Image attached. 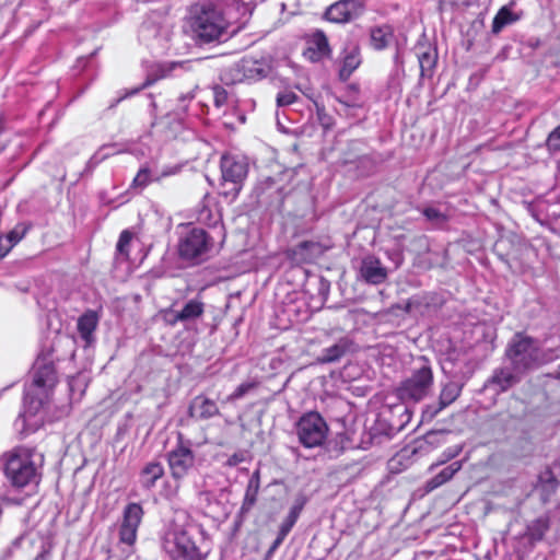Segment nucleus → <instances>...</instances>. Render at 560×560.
Masks as SVG:
<instances>
[{
  "label": "nucleus",
  "mask_w": 560,
  "mask_h": 560,
  "mask_svg": "<svg viewBox=\"0 0 560 560\" xmlns=\"http://www.w3.org/2000/svg\"><path fill=\"white\" fill-rule=\"evenodd\" d=\"M57 358L52 348L42 349L32 371V380L25 384L23 410L14 421V429L21 439L42 428L48 419V409L58 384Z\"/></svg>",
  "instance_id": "nucleus-1"
},
{
  "label": "nucleus",
  "mask_w": 560,
  "mask_h": 560,
  "mask_svg": "<svg viewBox=\"0 0 560 560\" xmlns=\"http://www.w3.org/2000/svg\"><path fill=\"white\" fill-rule=\"evenodd\" d=\"M45 457L36 447L18 445L0 455V500L35 489L43 477Z\"/></svg>",
  "instance_id": "nucleus-2"
},
{
  "label": "nucleus",
  "mask_w": 560,
  "mask_h": 560,
  "mask_svg": "<svg viewBox=\"0 0 560 560\" xmlns=\"http://www.w3.org/2000/svg\"><path fill=\"white\" fill-rule=\"evenodd\" d=\"M161 546L170 560H206L211 539L202 524L177 511L161 535Z\"/></svg>",
  "instance_id": "nucleus-3"
},
{
  "label": "nucleus",
  "mask_w": 560,
  "mask_h": 560,
  "mask_svg": "<svg viewBox=\"0 0 560 560\" xmlns=\"http://www.w3.org/2000/svg\"><path fill=\"white\" fill-rule=\"evenodd\" d=\"M505 357L516 372L524 374L532 369L555 361L558 354L556 349H542L534 338L517 332L509 342Z\"/></svg>",
  "instance_id": "nucleus-4"
},
{
  "label": "nucleus",
  "mask_w": 560,
  "mask_h": 560,
  "mask_svg": "<svg viewBox=\"0 0 560 560\" xmlns=\"http://www.w3.org/2000/svg\"><path fill=\"white\" fill-rule=\"evenodd\" d=\"M191 27L203 43L225 40L230 36L229 23L212 2L199 5L192 18Z\"/></svg>",
  "instance_id": "nucleus-5"
},
{
  "label": "nucleus",
  "mask_w": 560,
  "mask_h": 560,
  "mask_svg": "<svg viewBox=\"0 0 560 560\" xmlns=\"http://www.w3.org/2000/svg\"><path fill=\"white\" fill-rule=\"evenodd\" d=\"M170 472L177 485L172 492L177 494L179 481L183 480L196 467V454L192 451V441L184 436L182 432H177L176 444L166 454Z\"/></svg>",
  "instance_id": "nucleus-6"
},
{
  "label": "nucleus",
  "mask_w": 560,
  "mask_h": 560,
  "mask_svg": "<svg viewBox=\"0 0 560 560\" xmlns=\"http://www.w3.org/2000/svg\"><path fill=\"white\" fill-rule=\"evenodd\" d=\"M214 250L212 238L200 228L188 226L178 241V254L184 260L199 264Z\"/></svg>",
  "instance_id": "nucleus-7"
},
{
  "label": "nucleus",
  "mask_w": 560,
  "mask_h": 560,
  "mask_svg": "<svg viewBox=\"0 0 560 560\" xmlns=\"http://www.w3.org/2000/svg\"><path fill=\"white\" fill-rule=\"evenodd\" d=\"M420 366L415 369L412 374L401 382L398 387V396L402 400L420 401L430 393L433 385V373L424 357L420 358Z\"/></svg>",
  "instance_id": "nucleus-8"
},
{
  "label": "nucleus",
  "mask_w": 560,
  "mask_h": 560,
  "mask_svg": "<svg viewBox=\"0 0 560 560\" xmlns=\"http://www.w3.org/2000/svg\"><path fill=\"white\" fill-rule=\"evenodd\" d=\"M267 74L268 66L264 60L244 57L223 68L220 72V80L225 85H233L242 82H255L266 78Z\"/></svg>",
  "instance_id": "nucleus-9"
},
{
  "label": "nucleus",
  "mask_w": 560,
  "mask_h": 560,
  "mask_svg": "<svg viewBox=\"0 0 560 560\" xmlns=\"http://www.w3.org/2000/svg\"><path fill=\"white\" fill-rule=\"evenodd\" d=\"M221 194L226 198L235 199L242 189L243 180L247 176V163L243 159L225 154L221 158Z\"/></svg>",
  "instance_id": "nucleus-10"
},
{
  "label": "nucleus",
  "mask_w": 560,
  "mask_h": 560,
  "mask_svg": "<svg viewBox=\"0 0 560 560\" xmlns=\"http://www.w3.org/2000/svg\"><path fill=\"white\" fill-rule=\"evenodd\" d=\"M300 443L306 448L320 446L326 440L328 425L316 411L303 415L296 423Z\"/></svg>",
  "instance_id": "nucleus-11"
},
{
  "label": "nucleus",
  "mask_w": 560,
  "mask_h": 560,
  "mask_svg": "<svg viewBox=\"0 0 560 560\" xmlns=\"http://www.w3.org/2000/svg\"><path fill=\"white\" fill-rule=\"evenodd\" d=\"M252 197L260 207L280 208L284 202L285 194L280 183L267 177L255 185Z\"/></svg>",
  "instance_id": "nucleus-12"
},
{
  "label": "nucleus",
  "mask_w": 560,
  "mask_h": 560,
  "mask_svg": "<svg viewBox=\"0 0 560 560\" xmlns=\"http://www.w3.org/2000/svg\"><path fill=\"white\" fill-rule=\"evenodd\" d=\"M143 514V509L139 503L132 502L125 506L121 523L119 525L120 544L129 547L135 545Z\"/></svg>",
  "instance_id": "nucleus-13"
},
{
  "label": "nucleus",
  "mask_w": 560,
  "mask_h": 560,
  "mask_svg": "<svg viewBox=\"0 0 560 560\" xmlns=\"http://www.w3.org/2000/svg\"><path fill=\"white\" fill-rule=\"evenodd\" d=\"M362 12V0H340L327 8L325 18L334 23H347L360 16Z\"/></svg>",
  "instance_id": "nucleus-14"
},
{
  "label": "nucleus",
  "mask_w": 560,
  "mask_h": 560,
  "mask_svg": "<svg viewBox=\"0 0 560 560\" xmlns=\"http://www.w3.org/2000/svg\"><path fill=\"white\" fill-rule=\"evenodd\" d=\"M521 375L509 363V365L494 369L491 376L487 380L485 387L492 389L495 394H501L516 385L521 380Z\"/></svg>",
  "instance_id": "nucleus-15"
},
{
  "label": "nucleus",
  "mask_w": 560,
  "mask_h": 560,
  "mask_svg": "<svg viewBox=\"0 0 560 560\" xmlns=\"http://www.w3.org/2000/svg\"><path fill=\"white\" fill-rule=\"evenodd\" d=\"M330 245L317 241H303L292 247L289 257L296 264L311 262L324 255Z\"/></svg>",
  "instance_id": "nucleus-16"
},
{
  "label": "nucleus",
  "mask_w": 560,
  "mask_h": 560,
  "mask_svg": "<svg viewBox=\"0 0 560 560\" xmlns=\"http://www.w3.org/2000/svg\"><path fill=\"white\" fill-rule=\"evenodd\" d=\"M462 385L457 382H447L441 389L438 404L425 406L422 417L425 420H432L443 409L453 404L460 395Z\"/></svg>",
  "instance_id": "nucleus-17"
},
{
  "label": "nucleus",
  "mask_w": 560,
  "mask_h": 560,
  "mask_svg": "<svg viewBox=\"0 0 560 560\" xmlns=\"http://www.w3.org/2000/svg\"><path fill=\"white\" fill-rule=\"evenodd\" d=\"M387 276V269L382 265L377 257L368 255L361 260L359 277L364 282L377 285L385 282Z\"/></svg>",
  "instance_id": "nucleus-18"
},
{
  "label": "nucleus",
  "mask_w": 560,
  "mask_h": 560,
  "mask_svg": "<svg viewBox=\"0 0 560 560\" xmlns=\"http://www.w3.org/2000/svg\"><path fill=\"white\" fill-rule=\"evenodd\" d=\"M421 75H431L438 62V49L428 42H418L415 47Z\"/></svg>",
  "instance_id": "nucleus-19"
},
{
  "label": "nucleus",
  "mask_w": 560,
  "mask_h": 560,
  "mask_svg": "<svg viewBox=\"0 0 560 560\" xmlns=\"http://www.w3.org/2000/svg\"><path fill=\"white\" fill-rule=\"evenodd\" d=\"M212 94L213 104L217 108L232 107L237 109L241 106H245L249 109H253L255 106V102L253 100L241 102L234 94L230 93L225 88L221 85H214L212 88Z\"/></svg>",
  "instance_id": "nucleus-20"
},
{
  "label": "nucleus",
  "mask_w": 560,
  "mask_h": 560,
  "mask_svg": "<svg viewBox=\"0 0 560 560\" xmlns=\"http://www.w3.org/2000/svg\"><path fill=\"white\" fill-rule=\"evenodd\" d=\"M188 412L190 417L200 420H207L218 416L220 411L214 400L208 398L207 396L198 395L192 399Z\"/></svg>",
  "instance_id": "nucleus-21"
},
{
  "label": "nucleus",
  "mask_w": 560,
  "mask_h": 560,
  "mask_svg": "<svg viewBox=\"0 0 560 560\" xmlns=\"http://www.w3.org/2000/svg\"><path fill=\"white\" fill-rule=\"evenodd\" d=\"M98 322L100 315L93 310H88L78 318L77 329L86 346L94 342V331L98 326Z\"/></svg>",
  "instance_id": "nucleus-22"
},
{
  "label": "nucleus",
  "mask_w": 560,
  "mask_h": 560,
  "mask_svg": "<svg viewBox=\"0 0 560 560\" xmlns=\"http://www.w3.org/2000/svg\"><path fill=\"white\" fill-rule=\"evenodd\" d=\"M175 66L176 63H172L168 67H166L165 65H156L154 73L148 74L144 82L139 88L126 90L124 94H121L119 97H117L110 103L109 108L116 107L125 98L136 95L142 89L148 88L154 84L158 80L165 78Z\"/></svg>",
  "instance_id": "nucleus-23"
},
{
  "label": "nucleus",
  "mask_w": 560,
  "mask_h": 560,
  "mask_svg": "<svg viewBox=\"0 0 560 560\" xmlns=\"http://www.w3.org/2000/svg\"><path fill=\"white\" fill-rule=\"evenodd\" d=\"M551 520L548 514L539 515L526 525L524 537L535 545L541 541L546 533L550 529Z\"/></svg>",
  "instance_id": "nucleus-24"
},
{
  "label": "nucleus",
  "mask_w": 560,
  "mask_h": 560,
  "mask_svg": "<svg viewBox=\"0 0 560 560\" xmlns=\"http://www.w3.org/2000/svg\"><path fill=\"white\" fill-rule=\"evenodd\" d=\"M463 467V460H455L448 466L444 467L440 472L425 481L424 489L431 492L436 488L448 482Z\"/></svg>",
  "instance_id": "nucleus-25"
},
{
  "label": "nucleus",
  "mask_w": 560,
  "mask_h": 560,
  "mask_svg": "<svg viewBox=\"0 0 560 560\" xmlns=\"http://www.w3.org/2000/svg\"><path fill=\"white\" fill-rule=\"evenodd\" d=\"M394 42H396V37L394 30L389 25L373 27L370 32V43L375 50H383Z\"/></svg>",
  "instance_id": "nucleus-26"
},
{
  "label": "nucleus",
  "mask_w": 560,
  "mask_h": 560,
  "mask_svg": "<svg viewBox=\"0 0 560 560\" xmlns=\"http://www.w3.org/2000/svg\"><path fill=\"white\" fill-rule=\"evenodd\" d=\"M259 489H260V470L256 469L252 474V476L248 480L246 490H245L244 499H243L242 506H241L242 514L248 513L252 510V508L256 504Z\"/></svg>",
  "instance_id": "nucleus-27"
},
{
  "label": "nucleus",
  "mask_w": 560,
  "mask_h": 560,
  "mask_svg": "<svg viewBox=\"0 0 560 560\" xmlns=\"http://www.w3.org/2000/svg\"><path fill=\"white\" fill-rule=\"evenodd\" d=\"M122 152L124 150L117 143H108L100 147L86 162L84 172L92 173L103 161Z\"/></svg>",
  "instance_id": "nucleus-28"
},
{
  "label": "nucleus",
  "mask_w": 560,
  "mask_h": 560,
  "mask_svg": "<svg viewBox=\"0 0 560 560\" xmlns=\"http://www.w3.org/2000/svg\"><path fill=\"white\" fill-rule=\"evenodd\" d=\"M514 1L503 5L494 15L492 21V33L499 34L506 25L513 24L521 19V14L512 11Z\"/></svg>",
  "instance_id": "nucleus-29"
},
{
  "label": "nucleus",
  "mask_w": 560,
  "mask_h": 560,
  "mask_svg": "<svg viewBox=\"0 0 560 560\" xmlns=\"http://www.w3.org/2000/svg\"><path fill=\"white\" fill-rule=\"evenodd\" d=\"M361 65L360 50L358 47L352 46L343 51L341 66L339 69V77L347 80L353 71Z\"/></svg>",
  "instance_id": "nucleus-30"
},
{
  "label": "nucleus",
  "mask_w": 560,
  "mask_h": 560,
  "mask_svg": "<svg viewBox=\"0 0 560 560\" xmlns=\"http://www.w3.org/2000/svg\"><path fill=\"white\" fill-rule=\"evenodd\" d=\"M164 476V467L158 460L149 462L140 471V483L145 489H151L156 481Z\"/></svg>",
  "instance_id": "nucleus-31"
},
{
  "label": "nucleus",
  "mask_w": 560,
  "mask_h": 560,
  "mask_svg": "<svg viewBox=\"0 0 560 560\" xmlns=\"http://www.w3.org/2000/svg\"><path fill=\"white\" fill-rule=\"evenodd\" d=\"M352 342L348 338H341L332 346H329L322 351L320 362L331 363L338 361L348 351H350Z\"/></svg>",
  "instance_id": "nucleus-32"
},
{
  "label": "nucleus",
  "mask_w": 560,
  "mask_h": 560,
  "mask_svg": "<svg viewBox=\"0 0 560 560\" xmlns=\"http://www.w3.org/2000/svg\"><path fill=\"white\" fill-rule=\"evenodd\" d=\"M307 51L312 60H320L329 54L328 39L323 32L317 31L312 35Z\"/></svg>",
  "instance_id": "nucleus-33"
},
{
  "label": "nucleus",
  "mask_w": 560,
  "mask_h": 560,
  "mask_svg": "<svg viewBox=\"0 0 560 560\" xmlns=\"http://www.w3.org/2000/svg\"><path fill=\"white\" fill-rule=\"evenodd\" d=\"M180 311V317L183 318V324L188 325L198 320L205 313V303L198 299L188 300Z\"/></svg>",
  "instance_id": "nucleus-34"
},
{
  "label": "nucleus",
  "mask_w": 560,
  "mask_h": 560,
  "mask_svg": "<svg viewBox=\"0 0 560 560\" xmlns=\"http://www.w3.org/2000/svg\"><path fill=\"white\" fill-rule=\"evenodd\" d=\"M228 9L235 10L241 18H247L252 14L255 7V0H219Z\"/></svg>",
  "instance_id": "nucleus-35"
},
{
  "label": "nucleus",
  "mask_w": 560,
  "mask_h": 560,
  "mask_svg": "<svg viewBox=\"0 0 560 560\" xmlns=\"http://www.w3.org/2000/svg\"><path fill=\"white\" fill-rule=\"evenodd\" d=\"M303 502L295 503L289 511L287 517L283 520L279 527V533L282 535L288 536V534L291 532L293 526L295 525L302 510H303Z\"/></svg>",
  "instance_id": "nucleus-36"
},
{
  "label": "nucleus",
  "mask_w": 560,
  "mask_h": 560,
  "mask_svg": "<svg viewBox=\"0 0 560 560\" xmlns=\"http://www.w3.org/2000/svg\"><path fill=\"white\" fill-rule=\"evenodd\" d=\"M421 212L425 220L431 222L436 228L444 225L448 220V217L445 213L434 207L423 208Z\"/></svg>",
  "instance_id": "nucleus-37"
},
{
  "label": "nucleus",
  "mask_w": 560,
  "mask_h": 560,
  "mask_svg": "<svg viewBox=\"0 0 560 560\" xmlns=\"http://www.w3.org/2000/svg\"><path fill=\"white\" fill-rule=\"evenodd\" d=\"M156 182L154 179V170L141 167L132 180V187L143 189L149 184Z\"/></svg>",
  "instance_id": "nucleus-38"
},
{
  "label": "nucleus",
  "mask_w": 560,
  "mask_h": 560,
  "mask_svg": "<svg viewBox=\"0 0 560 560\" xmlns=\"http://www.w3.org/2000/svg\"><path fill=\"white\" fill-rule=\"evenodd\" d=\"M462 452H463V445H460V444L453 445V446H450V447L445 448L441 453L439 459L430 466V470H433L434 468H436V467H439L441 465H444L445 463L454 459Z\"/></svg>",
  "instance_id": "nucleus-39"
},
{
  "label": "nucleus",
  "mask_w": 560,
  "mask_h": 560,
  "mask_svg": "<svg viewBox=\"0 0 560 560\" xmlns=\"http://www.w3.org/2000/svg\"><path fill=\"white\" fill-rule=\"evenodd\" d=\"M68 385L70 390V398L72 400H80L86 388L84 380L81 376L70 377Z\"/></svg>",
  "instance_id": "nucleus-40"
},
{
  "label": "nucleus",
  "mask_w": 560,
  "mask_h": 560,
  "mask_svg": "<svg viewBox=\"0 0 560 560\" xmlns=\"http://www.w3.org/2000/svg\"><path fill=\"white\" fill-rule=\"evenodd\" d=\"M28 231V225L25 223L16 224L7 235L5 242L13 248L20 241L24 238Z\"/></svg>",
  "instance_id": "nucleus-41"
},
{
  "label": "nucleus",
  "mask_w": 560,
  "mask_h": 560,
  "mask_svg": "<svg viewBox=\"0 0 560 560\" xmlns=\"http://www.w3.org/2000/svg\"><path fill=\"white\" fill-rule=\"evenodd\" d=\"M132 240V233L125 230L120 233L117 245H116V252L117 255L124 259H128L129 257V245Z\"/></svg>",
  "instance_id": "nucleus-42"
},
{
  "label": "nucleus",
  "mask_w": 560,
  "mask_h": 560,
  "mask_svg": "<svg viewBox=\"0 0 560 560\" xmlns=\"http://www.w3.org/2000/svg\"><path fill=\"white\" fill-rule=\"evenodd\" d=\"M259 385L258 381H247L240 384L235 390L228 397L229 401H235L243 398L250 390L255 389Z\"/></svg>",
  "instance_id": "nucleus-43"
},
{
  "label": "nucleus",
  "mask_w": 560,
  "mask_h": 560,
  "mask_svg": "<svg viewBox=\"0 0 560 560\" xmlns=\"http://www.w3.org/2000/svg\"><path fill=\"white\" fill-rule=\"evenodd\" d=\"M537 207L540 212H545L548 219L556 220L560 217V199L553 203L540 200L538 201Z\"/></svg>",
  "instance_id": "nucleus-44"
},
{
  "label": "nucleus",
  "mask_w": 560,
  "mask_h": 560,
  "mask_svg": "<svg viewBox=\"0 0 560 560\" xmlns=\"http://www.w3.org/2000/svg\"><path fill=\"white\" fill-rule=\"evenodd\" d=\"M162 318L168 326H176L178 323L183 324L180 311L174 307H168L162 311Z\"/></svg>",
  "instance_id": "nucleus-45"
},
{
  "label": "nucleus",
  "mask_w": 560,
  "mask_h": 560,
  "mask_svg": "<svg viewBox=\"0 0 560 560\" xmlns=\"http://www.w3.org/2000/svg\"><path fill=\"white\" fill-rule=\"evenodd\" d=\"M182 171V165H166L161 170H154V179L160 182L165 177L178 174Z\"/></svg>",
  "instance_id": "nucleus-46"
},
{
  "label": "nucleus",
  "mask_w": 560,
  "mask_h": 560,
  "mask_svg": "<svg viewBox=\"0 0 560 560\" xmlns=\"http://www.w3.org/2000/svg\"><path fill=\"white\" fill-rule=\"evenodd\" d=\"M547 147L550 152H560V125L549 135Z\"/></svg>",
  "instance_id": "nucleus-47"
},
{
  "label": "nucleus",
  "mask_w": 560,
  "mask_h": 560,
  "mask_svg": "<svg viewBox=\"0 0 560 560\" xmlns=\"http://www.w3.org/2000/svg\"><path fill=\"white\" fill-rule=\"evenodd\" d=\"M298 100V95L292 91H283L278 93L277 95V104L278 106H288L295 103Z\"/></svg>",
  "instance_id": "nucleus-48"
},
{
  "label": "nucleus",
  "mask_w": 560,
  "mask_h": 560,
  "mask_svg": "<svg viewBox=\"0 0 560 560\" xmlns=\"http://www.w3.org/2000/svg\"><path fill=\"white\" fill-rule=\"evenodd\" d=\"M245 459V452L240 451L229 456L228 459L224 462L223 466L232 468L243 463Z\"/></svg>",
  "instance_id": "nucleus-49"
},
{
  "label": "nucleus",
  "mask_w": 560,
  "mask_h": 560,
  "mask_svg": "<svg viewBox=\"0 0 560 560\" xmlns=\"http://www.w3.org/2000/svg\"><path fill=\"white\" fill-rule=\"evenodd\" d=\"M285 537H287L285 535L281 536V533L278 532L277 538L275 539V541L272 542V545L269 547V549L266 552V559H270L273 556V553L280 547V545L283 542Z\"/></svg>",
  "instance_id": "nucleus-50"
},
{
  "label": "nucleus",
  "mask_w": 560,
  "mask_h": 560,
  "mask_svg": "<svg viewBox=\"0 0 560 560\" xmlns=\"http://www.w3.org/2000/svg\"><path fill=\"white\" fill-rule=\"evenodd\" d=\"M199 500L209 506L215 499L211 491L205 490L199 492Z\"/></svg>",
  "instance_id": "nucleus-51"
},
{
  "label": "nucleus",
  "mask_w": 560,
  "mask_h": 560,
  "mask_svg": "<svg viewBox=\"0 0 560 560\" xmlns=\"http://www.w3.org/2000/svg\"><path fill=\"white\" fill-rule=\"evenodd\" d=\"M549 477L547 480H545L542 477L540 478V481L541 483H544L546 487H548L551 491H555L557 486H558V482L556 480V478L551 475V474H548Z\"/></svg>",
  "instance_id": "nucleus-52"
},
{
  "label": "nucleus",
  "mask_w": 560,
  "mask_h": 560,
  "mask_svg": "<svg viewBox=\"0 0 560 560\" xmlns=\"http://www.w3.org/2000/svg\"><path fill=\"white\" fill-rule=\"evenodd\" d=\"M394 62L396 66H401L404 63L402 48L398 45V43H396V51L394 55Z\"/></svg>",
  "instance_id": "nucleus-53"
},
{
  "label": "nucleus",
  "mask_w": 560,
  "mask_h": 560,
  "mask_svg": "<svg viewBox=\"0 0 560 560\" xmlns=\"http://www.w3.org/2000/svg\"><path fill=\"white\" fill-rule=\"evenodd\" d=\"M11 249V246L0 237V259L5 257Z\"/></svg>",
  "instance_id": "nucleus-54"
},
{
  "label": "nucleus",
  "mask_w": 560,
  "mask_h": 560,
  "mask_svg": "<svg viewBox=\"0 0 560 560\" xmlns=\"http://www.w3.org/2000/svg\"><path fill=\"white\" fill-rule=\"evenodd\" d=\"M149 96H150V100H151V101H150V107H151L152 112H155V109H156V103H155V101H154V98H153L152 94H150Z\"/></svg>",
  "instance_id": "nucleus-55"
},
{
  "label": "nucleus",
  "mask_w": 560,
  "mask_h": 560,
  "mask_svg": "<svg viewBox=\"0 0 560 560\" xmlns=\"http://www.w3.org/2000/svg\"><path fill=\"white\" fill-rule=\"evenodd\" d=\"M148 30V24L147 23H143L142 26H141V32H144Z\"/></svg>",
  "instance_id": "nucleus-56"
},
{
  "label": "nucleus",
  "mask_w": 560,
  "mask_h": 560,
  "mask_svg": "<svg viewBox=\"0 0 560 560\" xmlns=\"http://www.w3.org/2000/svg\"><path fill=\"white\" fill-rule=\"evenodd\" d=\"M238 119H240L241 122H245V116L244 115H240Z\"/></svg>",
  "instance_id": "nucleus-57"
},
{
  "label": "nucleus",
  "mask_w": 560,
  "mask_h": 560,
  "mask_svg": "<svg viewBox=\"0 0 560 560\" xmlns=\"http://www.w3.org/2000/svg\"><path fill=\"white\" fill-rule=\"evenodd\" d=\"M434 436H435V434H434V433H430V434H428V435H427V440H430V439H432V438H434Z\"/></svg>",
  "instance_id": "nucleus-58"
},
{
  "label": "nucleus",
  "mask_w": 560,
  "mask_h": 560,
  "mask_svg": "<svg viewBox=\"0 0 560 560\" xmlns=\"http://www.w3.org/2000/svg\"><path fill=\"white\" fill-rule=\"evenodd\" d=\"M88 60H89V58L78 59V62L88 61Z\"/></svg>",
  "instance_id": "nucleus-59"
},
{
  "label": "nucleus",
  "mask_w": 560,
  "mask_h": 560,
  "mask_svg": "<svg viewBox=\"0 0 560 560\" xmlns=\"http://www.w3.org/2000/svg\"><path fill=\"white\" fill-rule=\"evenodd\" d=\"M557 377L560 378V365L558 368V374H557Z\"/></svg>",
  "instance_id": "nucleus-60"
}]
</instances>
